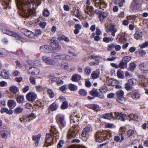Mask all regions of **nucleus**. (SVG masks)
<instances>
[{
  "label": "nucleus",
  "instance_id": "nucleus-40",
  "mask_svg": "<svg viewBox=\"0 0 148 148\" xmlns=\"http://www.w3.org/2000/svg\"><path fill=\"white\" fill-rule=\"evenodd\" d=\"M10 90L13 93H15L17 92L18 89L17 87L15 86H13L10 88Z\"/></svg>",
  "mask_w": 148,
  "mask_h": 148
},
{
  "label": "nucleus",
  "instance_id": "nucleus-22",
  "mask_svg": "<svg viewBox=\"0 0 148 148\" xmlns=\"http://www.w3.org/2000/svg\"><path fill=\"white\" fill-rule=\"evenodd\" d=\"M0 135L2 138L6 139L8 137V132L6 130H3L0 132Z\"/></svg>",
  "mask_w": 148,
  "mask_h": 148
},
{
  "label": "nucleus",
  "instance_id": "nucleus-13",
  "mask_svg": "<svg viewBox=\"0 0 148 148\" xmlns=\"http://www.w3.org/2000/svg\"><path fill=\"white\" fill-rule=\"evenodd\" d=\"M143 35L142 32L140 30L136 31L134 35V37L136 40H138L141 38Z\"/></svg>",
  "mask_w": 148,
  "mask_h": 148
},
{
  "label": "nucleus",
  "instance_id": "nucleus-59",
  "mask_svg": "<svg viewBox=\"0 0 148 148\" xmlns=\"http://www.w3.org/2000/svg\"><path fill=\"white\" fill-rule=\"evenodd\" d=\"M85 10H87L89 12L92 13L93 11V8L92 7H90L88 6H86V9Z\"/></svg>",
  "mask_w": 148,
  "mask_h": 148
},
{
  "label": "nucleus",
  "instance_id": "nucleus-54",
  "mask_svg": "<svg viewBox=\"0 0 148 148\" xmlns=\"http://www.w3.org/2000/svg\"><path fill=\"white\" fill-rule=\"evenodd\" d=\"M67 89V87L65 86H62L60 88V90L63 93H66V90Z\"/></svg>",
  "mask_w": 148,
  "mask_h": 148
},
{
  "label": "nucleus",
  "instance_id": "nucleus-39",
  "mask_svg": "<svg viewBox=\"0 0 148 148\" xmlns=\"http://www.w3.org/2000/svg\"><path fill=\"white\" fill-rule=\"evenodd\" d=\"M60 66L62 69H66L68 68V64L66 63H61L60 64Z\"/></svg>",
  "mask_w": 148,
  "mask_h": 148
},
{
  "label": "nucleus",
  "instance_id": "nucleus-58",
  "mask_svg": "<svg viewBox=\"0 0 148 148\" xmlns=\"http://www.w3.org/2000/svg\"><path fill=\"white\" fill-rule=\"evenodd\" d=\"M2 32L4 34H6L9 35L11 33V31L8 30L6 29H3L2 30Z\"/></svg>",
  "mask_w": 148,
  "mask_h": 148
},
{
  "label": "nucleus",
  "instance_id": "nucleus-7",
  "mask_svg": "<svg viewBox=\"0 0 148 148\" xmlns=\"http://www.w3.org/2000/svg\"><path fill=\"white\" fill-rule=\"evenodd\" d=\"M75 113H73L70 116V123L74 124V125H76L79 121L78 118L80 117L79 114H75Z\"/></svg>",
  "mask_w": 148,
  "mask_h": 148
},
{
  "label": "nucleus",
  "instance_id": "nucleus-41",
  "mask_svg": "<svg viewBox=\"0 0 148 148\" xmlns=\"http://www.w3.org/2000/svg\"><path fill=\"white\" fill-rule=\"evenodd\" d=\"M131 59V57L129 56H126L123 58L122 60L123 62H124L127 64V63L130 61Z\"/></svg>",
  "mask_w": 148,
  "mask_h": 148
},
{
  "label": "nucleus",
  "instance_id": "nucleus-46",
  "mask_svg": "<svg viewBox=\"0 0 148 148\" xmlns=\"http://www.w3.org/2000/svg\"><path fill=\"white\" fill-rule=\"evenodd\" d=\"M128 83L132 86L134 85L136 83V81L134 79H130L128 80Z\"/></svg>",
  "mask_w": 148,
  "mask_h": 148
},
{
  "label": "nucleus",
  "instance_id": "nucleus-47",
  "mask_svg": "<svg viewBox=\"0 0 148 148\" xmlns=\"http://www.w3.org/2000/svg\"><path fill=\"white\" fill-rule=\"evenodd\" d=\"M47 92L50 98H52L54 97V93L51 89H48Z\"/></svg>",
  "mask_w": 148,
  "mask_h": 148
},
{
  "label": "nucleus",
  "instance_id": "nucleus-5",
  "mask_svg": "<svg viewBox=\"0 0 148 148\" xmlns=\"http://www.w3.org/2000/svg\"><path fill=\"white\" fill-rule=\"evenodd\" d=\"M52 56L54 59L60 60H68L69 57V56L66 55L64 54H60L55 53L52 54Z\"/></svg>",
  "mask_w": 148,
  "mask_h": 148
},
{
  "label": "nucleus",
  "instance_id": "nucleus-36",
  "mask_svg": "<svg viewBox=\"0 0 148 148\" xmlns=\"http://www.w3.org/2000/svg\"><path fill=\"white\" fill-rule=\"evenodd\" d=\"M123 72L120 70H119L117 72V76L118 77L120 78H123L124 76Z\"/></svg>",
  "mask_w": 148,
  "mask_h": 148
},
{
  "label": "nucleus",
  "instance_id": "nucleus-14",
  "mask_svg": "<svg viewBox=\"0 0 148 148\" xmlns=\"http://www.w3.org/2000/svg\"><path fill=\"white\" fill-rule=\"evenodd\" d=\"M100 72L99 69H97L96 71L92 72L91 76L93 79H95L99 77Z\"/></svg>",
  "mask_w": 148,
  "mask_h": 148
},
{
  "label": "nucleus",
  "instance_id": "nucleus-9",
  "mask_svg": "<svg viewBox=\"0 0 148 148\" xmlns=\"http://www.w3.org/2000/svg\"><path fill=\"white\" fill-rule=\"evenodd\" d=\"M37 97L36 94L33 92H29L27 95V99L29 101H33L35 100Z\"/></svg>",
  "mask_w": 148,
  "mask_h": 148
},
{
  "label": "nucleus",
  "instance_id": "nucleus-49",
  "mask_svg": "<svg viewBox=\"0 0 148 148\" xmlns=\"http://www.w3.org/2000/svg\"><path fill=\"white\" fill-rule=\"evenodd\" d=\"M116 100L118 102L123 103L125 102V99L124 97H118Z\"/></svg>",
  "mask_w": 148,
  "mask_h": 148
},
{
  "label": "nucleus",
  "instance_id": "nucleus-42",
  "mask_svg": "<svg viewBox=\"0 0 148 148\" xmlns=\"http://www.w3.org/2000/svg\"><path fill=\"white\" fill-rule=\"evenodd\" d=\"M24 99V97L23 96H18L16 98L17 101L18 103H22Z\"/></svg>",
  "mask_w": 148,
  "mask_h": 148
},
{
  "label": "nucleus",
  "instance_id": "nucleus-60",
  "mask_svg": "<svg viewBox=\"0 0 148 148\" xmlns=\"http://www.w3.org/2000/svg\"><path fill=\"white\" fill-rule=\"evenodd\" d=\"M29 80L31 83L32 84H35L36 80L34 77H31L29 78Z\"/></svg>",
  "mask_w": 148,
  "mask_h": 148
},
{
  "label": "nucleus",
  "instance_id": "nucleus-6",
  "mask_svg": "<svg viewBox=\"0 0 148 148\" xmlns=\"http://www.w3.org/2000/svg\"><path fill=\"white\" fill-rule=\"evenodd\" d=\"M139 69L143 73L148 75V62H142L139 65Z\"/></svg>",
  "mask_w": 148,
  "mask_h": 148
},
{
  "label": "nucleus",
  "instance_id": "nucleus-17",
  "mask_svg": "<svg viewBox=\"0 0 148 148\" xmlns=\"http://www.w3.org/2000/svg\"><path fill=\"white\" fill-rule=\"evenodd\" d=\"M101 117L108 119L110 120L113 118L112 113H107L101 115Z\"/></svg>",
  "mask_w": 148,
  "mask_h": 148
},
{
  "label": "nucleus",
  "instance_id": "nucleus-21",
  "mask_svg": "<svg viewBox=\"0 0 148 148\" xmlns=\"http://www.w3.org/2000/svg\"><path fill=\"white\" fill-rule=\"evenodd\" d=\"M81 77V76L79 75H74L72 76L71 79L73 82H77L80 79Z\"/></svg>",
  "mask_w": 148,
  "mask_h": 148
},
{
  "label": "nucleus",
  "instance_id": "nucleus-10",
  "mask_svg": "<svg viewBox=\"0 0 148 148\" xmlns=\"http://www.w3.org/2000/svg\"><path fill=\"white\" fill-rule=\"evenodd\" d=\"M28 71L29 74L34 75L38 74L39 71L37 68L34 67H30Z\"/></svg>",
  "mask_w": 148,
  "mask_h": 148
},
{
  "label": "nucleus",
  "instance_id": "nucleus-34",
  "mask_svg": "<svg viewBox=\"0 0 148 148\" xmlns=\"http://www.w3.org/2000/svg\"><path fill=\"white\" fill-rule=\"evenodd\" d=\"M35 114L34 113H32L29 115H25L23 116L22 119L24 120H26L27 118H34Z\"/></svg>",
  "mask_w": 148,
  "mask_h": 148
},
{
  "label": "nucleus",
  "instance_id": "nucleus-4",
  "mask_svg": "<svg viewBox=\"0 0 148 148\" xmlns=\"http://www.w3.org/2000/svg\"><path fill=\"white\" fill-rule=\"evenodd\" d=\"M42 59L45 64L48 65L54 66L57 64L54 60L51 59L50 57L46 56H42Z\"/></svg>",
  "mask_w": 148,
  "mask_h": 148
},
{
  "label": "nucleus",
  "instance_id": "nucleus-20",
  "mask_svg": "<svg viewBox=\"0 0 148 148\" xmlns=\"http://www.w3.org/2000/svg\"><path fill=\"white\" fill-rule=\"evenodd\" d=\"M8 105L10 108H12L16 106V103L14 101L10 100L8 102Z\"/></svg>",
  "mask_w": 148,
  "mask_h": 148
},
{
  "label": "nucleus",
  "instance_id": "nucleus-37",
  "mask_svg": "<svg viewBox=\"0 0 148 148\" xmlns=\"http://www.w3.org/2000/svg\"><path fill=\"white\" fill-rule=\"evenodd\" d=\"M91 71V69L89 66H87L86 67L85 69V72L86 74L89 75Z\"/></svg>",
  "mask_w": 148,
  "mask_h": 148
},
{
  "label": "nucleus",
  "instance_id": "nucleus-35",
  "mask_svg": "<svg viewBox=\"0 0 148 148\" xmlns=\"http://www.w3.org/2000/svg\"><path fill=\"white\" fill-rule=\"evenodd\" d=\"M116 95L117 98L124 97V92L122 90L118 91L116 92Z\"/></svg>",
  "mask_w": 148,
  "mask_h": 148
},
{
  "label": "nucleus",
  "instance_id": "nucleus-64",
  "mask_svg": "<svg viewBox=\"0 0 148 148\" xmlns=\"http://www.w3.org/2000/svg\"><path fill=\"white\" fill-rule=\"evenodd\" d=\"M117 30L116 28L114 29L110 32L111 33V35L114 37V36H115V33L117 32Z\"/></svg>",
  "mask_w": 148,
  "mask_h": 148
},
{
  "label": "nucleus",
  "instance_id": "nucleus-44",
  "mask_svg": "<svg viewBox=\"0 0 148 148\" xmlns=\"http://www.w3.org/2000/svg\"><path fill=\"white\" fill-rule=\"evenodd\" d=\"M136 64L134 62H132L130 64V71H133L135 68Z\"/></svg>",
  "mask_w": 148,
  "mask_h": 148
},
{
  "label": "nucleus",
  "instance_id": "nucleus-55",
  "mask_svg": "<svg viewBox=\"0 0 148 148\" xmlns=\"http://www.w3.org/2000/svg\"><path fill=\"white\" fill-rule=\"evenodd\" d=\"M49 14V12L48 10L45 9L44 10L43 12V15L45 16L46 17H48Z\"/></svg>",
  "mask_w": 148,
  "mask_h": 148
},
{
  "label": "nucleus",
  "instance_id": "nucleus-29",
  "mask_svg": "<svg viewBox=\"0 0 148 148\" xmlns=\"http://www.w3.org/2000/svg\"><path fill=\"white\" fill-rule=\"evenodd\" d=\"M69 88L71 91H74L77 90V86L73 84H70L69 85Z\"/></svg>",
  "mask_w": 148,
  "mask_h": 148
},
{
  "label": "nucleus",
  "instance_id": "nucleus-30",
  "mask_svg": "<svg viewBox=\"0 0 148 148\" xmlns=\"http://www.w3.org/2000/svg\"><path fill=\"white\" fill-rule=\"evenodd\" d=\"M131 96L132 98L135 99H139L140 97L139 94L138 92H132Z\"/></svg>",
  "mask_w": 148,
  "mask_h": 148
},
{
  "label": "nucleus",
  "instance_id": "nucleus-33",
  "mask_svg": "<svg viewBox=\"0 0 148 148\" xmlns=\"http://www.w3.org/2000/svg\"><path fill=\"white\" fill-rule=\"evenodd\" d=\"M51 48H52L54 50L56 49L59 47V44L58 42H56L54 43H52L51 45Z\"/></svg>",
  "mask_w": 148,
  "mask_h": 148
},
{
  "label": "nucleus",
  "instance_id": "nucleus-38",
  "mask_svg": "<svg viewBox=\"0 0 148 148\" xmlns=\"http://www.w3.org/2000/svg\"><path fill=\"white\" fill-rule=\"evenodd\" d=\"M114 39L112 37H104L103 39V41L106 42H108L110 41H112Z\"/></svg>",
  "mask_w": 148,
  "mask_h": 148
},
{
  "label": "nucleus",
  "instance_id": "nucleus-32",
  "mask_svg": "<svg viewBox=\"0 0 148 148\" xmlns=\"http://www.w3.org/2000/svg\"><path fill=\"white\" fill-rule=\"evenodd\" d=\"M125 88L126 90L129 91L132 90L133 87L130 84L127 82L125 84Z\"/></svg>",
  "mask_w": 148,
  "mask_h": 148
},
{
  "label": "nucleus",
  "instance_id": "nucleus-23",
  "mask_svg": "<svg viewBox=\"0 0 148 148\" xmlns=\"http://www.w3.org/2000/svg\"><path fill=\"white\" fill-rule=\"evenodd\" d=\"M115 26L112 24L108 25L106 28V31L108 33L115 28Z\"/></svg>",
  "mask_w": 148,
  "mask_h": 148
},
{
  "label": "nucleus",
  "instance_id": "nucleus-28",
  "mask_svg": "<svg viewBox=\"0 0 148 148\" xmlns=\"http://www.w3.org/2000/svg\"><path fill=\"white\" fill-rule=\"evenodd\" d=\"M78 92L79 95L82 97L86 96L87 93V92L84 89H80Z\"/></svg>",
  "mask_w": 148,
  "mask_h": 148
},
{
  "label": "nucleus",
  "instance_id": "nucleus-18",
  "mask_svg": "<svg viewBox=\"0 0 148 148\" xmlns=\"http://www.w3.org/2000/svg\"><path fill=\"white\" fill-rule=\"evenodd\" d=\"M87 107L88 108H90L95 111H97L99 109V106L95 104L88 105Z\"/></svg>",
  "mask_w": 148,
  "mask_h": 148
},
{
  "label": "nucleus",
  "instance_id": "nucleus-15",
  "mask_svg": "<svg viewBox=\"0 0 148 148\" xmlns=\"http://www.w3.org/2000/svg\"><path fill=\"white\" fill-rule=\"evenodd\" d=\"M58 106L57 103L55 102L53 103L48 107V109L50 111H54L56 110L58 107Z\"/></svg>",
  "mask_w": 148,
  "mask_h": 148
},
{
  "label": "nucleus",
  "instance_id": "nucleus-45",
  "mask_svg": "<svg viewBox=\"0 0 148 148\" xmlns=\"http://www.w3.org/2000/svg\"><path fill=\"white\" fill-rule=\"evenodd\" d=\"M61 107L62 109H64L68 107V103L67 101H64L62 104Z\"/></svg>",
  "mask_w": 148,
  "mask_h": 148
},
{
  "label": "nucleus",
  "instance_id": "nucleus-2",
  "mask_svg": "<svg viewBox=\"0 0 148 148\" xmlns=\"http://www.w3.org/2000/svg\"><path fill=\"white\" fill-rule=\"evenodd\" d=\"M111 137V134L105 131H98L95 134L94 137L96 142L101 143L105 141L106 138Z\"/></svg>",
  "mask_w": 148,
  "mask_h": 148
},
{
  "label": "nucleus",
  "instance_id": "nucleus-43",
  "mask_svg": "<svg viewBox=\"0 0 148 148\" xmlns=\"http://www.w3.org/2000/svg\"><path fill=\"white\" fill-rule=\"evenodd\" d=\"M123 114L122 113H120L117 112H115L114 113L116 119L118 120L121 119V117L122 115L123 116V115H122Z\"/></svg>",
  "mask_w": 148,
  "mask_h": 148
},
{
  "label": "nucleus",
  "instance_id": "nucleus-52",
  "mask_svg": "<svg viewBox=\"0 0 148 148\" xmlns=\"http://www.w3.org/2000/svg\"><path fill=\"white\" fill-rule=\"evenodd\" d=\"M93 1L94 2H96V3H98L101 6H102L103 5H104L105 6H106V5L105 2L103 1L100 0L98 2H97V1H98V0H93Z\"/></svg>",
  "mask_w": 148,
  "mask_h": 148
},
{
  "label": "nucleus",
  "instance_id": "nucleus-12",
  "mask_svg": "<svg viewBox=\"0 0 148 148\" xmlns=\"http://www.w3.org/2000/svg\"><path fill=\"white\" fill-rule=\"evenodd\" d=\"M114 140L116 142L120 141L121 142L124 139V137L123 135V134H120L119 136H116L114 137Z\"/></svg>",
  "mask_w": 148,
  "mask_h": 148
},
{
  "label": "nucleus",
  "instance_id": "nucleus-53",
  "mask_svg": "<svg viewBox=\"0 0 148 148\" xmlns=\"http://www.w3.org/2000/svg\"><path fill=\"white\" fill-rule=\"evenodd\" d=\"M148 45V42H145L143 43L140 45L139 46L141 49H143L146 47Z\"/></svg>",
  "mask_w": 148,
  "mask_h": 148
},
{
  "label": "nucleus",
  "instance_id": "nucleus-24",
  "mask_svg": "<svg viewBox=\"0 0 148 148\" xmlns=\"http://www.w3.org/2000/svg\"><path fill=\"white\" fill-rule=\"evenodd\" d=\"M89 94L94 97H99V92L96 90H92L89 92Z\"/></svg>",
  "mask_w": 148,
  "mask_h": 148
},
{
  "label": "nucleus",
  "instance_id": "nucleus-61",
  "mask_svg": "<svg viewBox=\"0 0 148 148\" xmlns=\"http://www.w3.org/2000/svg\"><path fill=\"white\" fill-rule=\"evenodd\" d=\"M115 44L112 43L111 45H109L108 46V50L109 51H111L112 50L113 48L115 47Z\"/></svg>",
  "mask_w": 148,
  "mask_h": 148
},
{
  "label": "nucleus",
  "instance_id": "nucleus-1",
  "mask_svg": "<svg viewBox=\"0 0 148 148\" xmlns=\"http://www.w3.org/2000/svg\"><path fill=\"white\" fill-rule=\"evenodd\" d=\"M16 6L19 10V14L24 18H28L35 15L37 6L34 1L16 0Z\"/></svg>",
  "mask_w": 148,
  "mask_h": 148
},
{
  "label": "nucleus",
  "instance_id": "nucleus-51",
  "mask_svg": "<svg viewBox=\"0 0 148 148\" xmlns=\"http://www.w3.org/2000/svg\"><path fill=\"white\" fill-rule=\"evenodd\" d=\"M126 64L125 62L122 61L121 62L119 63V67L122 69H123L125 68V66Z\"/></svg>",
  "mask_w": 148,
  "mask_h": 148
},
{
  "label": "nucleus",
  "instance_id": "nucleus-25",
  "mask_svg": "<svg viewBox=\"0 0 148 148\" xmlns=\"http://www.w3.org/2000/svg\"><path fill=\"white\" fill-rule=\"evenodd\" d=\"M108 16L107 13L105 12H101L100 14L99 18L100 21L101 22L103 21L104 19Z\"/></svg>",
  "mask_w": 148,
  "mask_h": 148
},
{
  "label": "nucleus",
  "instance_id": "nucleus-16",
  "mask_svg": "<svg viewBox=\"0 0 148 148\" xmlns=\"http://www.w3.org/2000/svg\"><path fill=\"white\" fill-rule=\"evenodd\" d=\"M90 128L89 127H85L82 132V137H85L90 131Z\"/></svg>",
  "mask_w": 148,
  "mask_h": 148
},
{
  "label": "nucleus",
  "instance_id": "nucleus-3",
  "mask_svg": "<svg viewBox=\"0 0 148 148\" xmlns=\"http://www.w3.org/2000/svg\"><path fill=\"white\" fill-rule=\"evenodd\" d=\"M55 132L53 130H51L49 134H46L45 139V144L46 146L47 147L51 146L53 143V137L56 135Z\"/></svg>",
  "mask_w": 148,
  "mask_h": 148
},
{
  "label": "nucleus",
  "instance_id": "nucleus-27",
  "mask_svg": "<svg viewBox=\"0 0 148 148\" xmlns=\"http://www.w3.org/2000/svg\"><path fill=\"white\" fill-rule=\"evenodd\" d=\"M58 39L59 40H64L66 42H69V39L64 35L60 36Z\"/></svg>",
  "mask_w": 148,
  "mask_h": 148
},
{
  "label": "nucleus",
  "instance_id": "nucleus-57",
  "mask_svg": "<svg viewBox=\"0 0 148 148\" xmlns=\"http://www.w3.org/2000/svg\"><path fill=\"white\" fill-rule=\"evenodd\" d=\"M134 133V130H129L127 133V134L128 137H130L131 136H132Z\"/></svg>",
  "mask_w": 148,
  "mask_h": 148
},
{
  "label": "nucleus",
  "instance_id": "nucleus-63",
  "mask_svg": "<svg viewBox=\"0 0 148 148\" xmlns=\"http://www.w3.org/2000/svg\"><path fill=\"white\" fill-rule=\"evenodd\" d=\"M35 35L36 36H38L40 35L41 33V30L40 29H37L35 31Z\"/></svg>",
  "mask_w": 148,
  "mask_h": 148
},
{
  "label": "nucleus",
  "instance_id": "nucleus-50",
  "mask_svg": "<svg viewBox=\"0 0 148 148\" xmlns=\"http://www.w3.org/2000/svg\"><path fill=\"white\" fill-rule=\"evenodd\" d=\"M9 35L12 36L13 37L16 38L17 39H19L20 38V36L18 35V34L16 33H15L13 32H12L11 31V33Z\"/></svg>",
  "mask_w": 148,
  "mask_h": 148
},
{
  "label": "nucleus",
  "instance_id": "nucleus-8",
  "mask_svg": "<svg viewBox=\"0 0 148 148\" xmlns=\"http://www.w3.org/2000/svg\"><path fill=\"white\" fill-rule=\"evenodd\" d=\"M77 132L78 131L76 130L75 128L73 127L71 128L68 131L67 137L69 139H70L72 138L75 137Z\"/></svg>",
  "mask_w": 148,
  "mask_h": 148
},
{
  "label": "nucleus",
  "instance_id": "nucleus-19",
  "mask_svg": "<svg viewBox=\"0 0 148 148\" xmlns=\"http://www.w3.org/2000/svg\"><path fill=\"white\" fill-rule=\"evenodd\" d=\"M59 122L60 125L62 127L65 126L66 122L64 116H60L58 118Z\"/></svg>",
  "mask_w": 148,
  "mask_h": 148
},
{
  "label": "nucleus",
  "instance_id": "nucleus-26",
  "mask_svg": "<svg viewBox=\"0 0 148 148\" xmlns=\"http://www.w3.org/2000/svg\"><path fill=\"white\" fill-rule=\"evenodd\" d=\"M23 110V108L18 107L14 109V113L16 114H20L22 113Z\"/></svg>",
  "mask_w": 148,
  "mask_h": 148
},
{
  "label": "nucleus",
  "instance_id": "nucleus-11",
  "mask_svg": "<svg viewBox=\"0 0 148 148\" xmlns=\"http://www.w3.org/2000/svg\"><path fill=\"white\" fill-rule=\"evenodd\" d=\"M40 49H43V51L46 53H50L52 51L51 47L48 45H45L44 46H41L40 47Z\"/></svg>",
  "mask_w": 148,
  "mask_h": 148
},
{
  "label": "nucleus",
  "instance_id": "nucleus-48",
  "mask_svg": "<svg viewBox=\"0 0 148 148\" xmlns=\"http://www.w3.org/2000/svg\"><path fill=\"white\" fill-rule=\"evenodd\" d=\"M119 42L122 43L125 42L126 41V40L124 36H121L119 38Z\"/></svg>",
  "mask_w": 148,
  "mask_h": 148
},
{
  "label": "nucleus",
  "instance_id": "nucleus-62",
  "mask_svg": "<svg viewBox=\"0 0 148 148\" xmlns=\"http://www.w3.org/2000/svg\"><path fill=\"white\" fill-rule=\"evenodd\" d=\"M56 82L57 84L60 85L63 84V81L60 79H56Z\"/></svg>",
  "mask_w": 148,
  "mask_h": 148
},
{
  "label": "nucleus",
  "instance_id": "nucleus-56",
  "mask_svg": "<svg viewBox=\"0 0 148 148\" xmlns=\"http://www.w3.org/2000/svg\"><path fill=\"white\" fill-rule=\"evenodd\" d=\"M64 143V141L63 140H60L58 144L57 148H61L63 147Z\"/></svg>",
  "mask_w": 148,
  "mask_h": 148
},
{
  "label": "nucleus",
  "instance_id": "nucleus-31",
  "mask_svg": "<svg viewBox=\"0 0 148 148\" xmlns=\"http://www.w3.org/2000/svg\"><path fill=\"white\" fill-rule=\"evenodd\" d=\"M130 117L132 120L136 121H138L140 119V118H139V117L136 114L132 115L130 116Z\"/></svg>",
  "mask_w": 148,
  "mask_h": 148
}]
</instances>
